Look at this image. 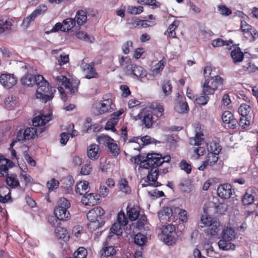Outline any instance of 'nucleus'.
Masks as SVG:
<instances>
[{"label": "nucleus", "mask_w": 258, "mask_h": 258, "mask_svg": "<svg viewBox=\"0 0 258 258\" xmlns=\"http://www.w3.org/2000/svg\"><path fill=\"white\" fill-rule=\"evenodd\" d=\"M209 100V97L206 95L203 94V93L197 97L196 98V102L199 105H205Z\"/></svg>", "instance_id": "48"}, {"label": "nucleus", "mask_w": 258, "mask_h": 258, "mask_svg": "<svg viewBox=\"0 0 258 258\" xmlns=\"http://www.w3.org/2000/svg\"><path fill=\"white\" fill-rule=\"evenodd\" d=\"M172 213L171 208L164 207L159 212L158 217L160 221H166L170 218Z\"/></svg>", "instance_id": "28"}, {"label": "nucleus", "mask_w": 258, "mask_h": 258, "mask_svg": "<svg viewBox=\"0 0 258 258\" xmlns=\"http://www.w3.org/2000/svg\"><path fill=\"white\" fill-rule=\"evenodd\" d=\"M6 183L8 186L12 188L19 185V181L17 178H6Z\"/></svg>", "instance_id": "63"}, {"label": "nucleus", "mask_w": 258, "mask_h": 258, "mask_svg": "<svg viewBox=\"0 0 258 258\" xmlns=\"http://www.w3.org/2000/svg\"><path fill=\"white\" fill-rule=\"evenodd\" d=\"M251 110V108L249 105L242 104L238 108V113L242 117L248 116L249 113Z\"/></svg>", "instance_id": "42"}, {"label": "nucleus", "mask_w": 258, "mask_h": 258, "mask_svg": "<svg viewBox=\"0 0 258 258\" xmlns=\"http://www.w3.org/2000/svg\"><path fill=\"white\" fill-rule=\"evenodd\" d=\"M127 215L131 221L136 220L140 215V209L138 207H127Z\"/></svg>", "instance_id": "32"}, {"label": "nucleus", "mask_w": 258, "mask_h": 258, "mask_svg": "<svg viewBox=\"0 0 258 258\" xmlns=\"http://www.w3.org/2000/svg\"><path fill=\"white\" fill-rule=\"evenodd\" d=\"M13 166L11 160L3 157H0V176L1 177H11L9 176V168Z\"/></svg>", "instance_id": "17"}, {"label": "nucleus", "mask_w": 258, "mask_h": 258, "mask_svg": "<svg viewBox=\"0 0 258 258\" xmlns=\"http://www.w3.org/2000/svg\"><path fill=\"white\" fill-rule=\"evenodd\" d=\"M99 107H97V115H100L106 112H111L114 110L115 106L111 99H105L99 103Z\"/></svg>", "instance_id": "11"}, {"label": "nucleus", "mask_w": 258, "mask_h": 258, "mask_svg": "<svg viewBox=\"0 0 258 258\" xmlns=\"http://www.w3.org/2000/svg\"><path fill=\"white\" fill-rule=\"evenodd\" d=\"M55 232L56 234V236L59 239H63L64 240H67L69 238L67 231L64 228H62L60 227H57L55 229Z\"/></svg>", "instance_id": "37"}, {"label": "nucleus", "mask_w": 258, "mask_h": 258, "mask_svg": "<svg viewBox=\"0 0 258 258\" xmlns=\"http://www.w3.org/2000/svg\"><path fill=\"white\" fill-rule=\"evenodd\" d=\"M170 159L169 155L162 156L161 154L153 153L147 154L145 158L138 155L134 158V161L135 163L139 164L140 167L148 170L146 177H158L168 172L167 168L159 169L158 166L164 163H169Z\"/></svg>", "instance_id": "1"}, {"label": "nucleus", "mask_w": 258, "mask_h": 258, "mask_svg": "<svg viewBox=\"0 0 258 258\" xmlns=\"http://www.w3.org/2000/svg\"><path fill=\"white\" fill-rule=\"evenodd\" d=\"M36 97L43 103H46L53 98L55 92L54 87L49 86V83L44 80H39L37 83Z\"/></svg>", "instance_id": "2"}, {"label": "nucleus", "mask_w": 258, "mask_h": 258, "mask_svg": "<svg viewBox=\"0 0 258 258\" xmlns=\"http://www.w3.org/2000/svg\"><path fill=\"white\" fill-rule=\"evenodd\" d=\"M217 191L221 198L227 199L230 197L232 194L231 186L228 183L221 184L218 186Z\"/></svg>", "instance_id": "20"}, {"label": "nucleus", "mask_w": 258, "mask_h": 258, "mask_svg": "<svg viewBox=\"0 0 258 258\" xmlns=\"http://www.w3.org/2000/svg\"><path fill=\"white\" fill-rule=\"evenodd\" d=\"M117 222L122 224V225H126L127 224V219L123 212H120L117 217Z\"/></svg>", "instance_id": "60"}, {"label": "nucleus", "mask_w": 258, "mask_h": 258, "mask_svg": "<svg viewBox=\"0 0 258 258\" xmlns=\"http://www.w3.org/2000/svg\"><path fill=\"white\" fill-rule=\"evenodd\" d=\"M37 129L34 127H28L24 131H19L17 135L15 141L23 142L33 139L37 135Z\"/></svg>", "instance_id": "9"}, {"label": "nucleus", "mask_w": 258, "mask_h": 258, "mask_svg": "<svg viewBox=\"0 0 258 258\" xmlns=\"http://www.w3.org/2000/svg\"><path fill=\"white\" fill-rule=\"evenodd\" d=\"M94 66L95 63L93 62L90 63H82L81 67L83 71L86 74V78L90 79L97 77L98 74L95 70Z\"/></svg>", "instance_id": "19"}, {"label": "nucleus", "mask_w": 258, "mask_h": 258, "mask_svg": "<svg viewBox=\"0 0 258 258\" xmlns=\"http://www.w3.org/2000/svg\"><path fill=\"white\" fill-rule=\"evenodd\" d=\"M206 80H208V84L212 88H214L215 90L222 85L223 79L218 75L213 77L210 79H206Z\"/></svg>", "instance_id": "30"}, {"label": "nucleus", "mask_w": 258, "mask_h": 258, "mask_svg": "<svg viewBox=\"0 0 258 258\" xmlns=\"http://www.w3.org/2000/svg\"><path fill=\"white\" fill-rule=\"evenodd\" d=\"M12 23L10 21L0 20V34L5 35L11 30Z\"/></svg>", "instance_id": "31"}, {"label": "nucleus", "mask_w": 258, "mask_h": 258, "mask_svg": "<svg viewBox=\"0 0 258 258\" xmlns=\"http://www.w3.org/2000/svg\"><path fill=\"white\" fill-rule=\"evenodd\" d=\"M146 241V236L141 233L137 234L134 238V242L140 246L144 245Z\"/></svg>", "instance_id": "43"}, {"label": "nucleus", "mask_w": 258, "mask_h": 258, "mask_svg": "<svg viewBox=\"0 0 258 258\" xmlns=\"http://www.w3.org/2000/svg\"><path fill=\"white\" fill-rule=\"evenodd\" d=\"M171 84L169 81H164L162 83V90L165 96L169 95L172 91Z\"/></svg>", "instance_id": "47"}, {"label": "nucleus", "mask_w": 258, "mask_h": 258, "mask_svg": "<svg viewBox=\"0 0 258 258\" xmlns=\"http://www.w3.org/2000/svg\"><path fill=\"white\" fill-rule=\"evenodd\" d=\"M46 186L49 191L53 190L58 187L59 181L56 180L55 178H51L47 182Z\"/></svg>", "instance_id": "52"}, {"label": "nucleus", "mask_w": 258, "mask_h": 258, "mask_svg": "<svg viewBox=\"0 0 258 258\" xmlns=\"http://www.w3.org/2000/svg\"><path fill=\"white\" fill-rule=\"evenodd\" d=\"M70 206L71 204L67 199L61 198L59 199L58 205L54 210L55 216L58 220H67L70 218V214L68 209Z\"/></svg>", "instance_id": "6"}, {"label": "nucleus", "mask_w": 258, "mask_h": 258, "mask_svg": "<svg viewBox=\"0 0 258 258\" xmlns=\"http://www.w3.org/2000/svg\"><path fill=\"white\" fill-rule=\"evenodd\" d=\"M175 226L171 224L162 227L161 238L166 244L170 245L175 243Z\"/></svg>", "instance_id": "8"}, {"label": "nucleus", "mask_w": 258, "mask_h": 258, "mask_svg": "<svg viewBox=\"0 0 258 258\" xmlns=\"http://www.w3.org/2000/svg\"><path fill=\"white\" fill-rule=\"evenodd\" d=\"M55 79L58 83H61L62 85H64L65 87L67 89H68L71 93L75 94L78 91L79 82H71L68 80L66 76L62 75L55 77Z\"/></svg>", "instance_id": "13"}, {"label": "nucleus", "mask_w": 258, "mask_h": 258, "mask_svg": "<svg viewBox=\"0 0 258 258\" xmlns=\"http://www.w3.org/2000/svg\"><path fill=\"white\" fill-rule=\"evenodd\" d=\"M76 36L80 39L89 42L90 43H92L94 40L93 37H90L87 33L83 31H79L76 34Z\"/></svg>", "instance_id": "44"}, {"label": "nucleus", "mask_w": 258, "mask_h": 258, "mask_svg": "<svg viewBox=\"0 0 258 258\" xmlns=\"http://www.w3.org/2000/svg\"><path fill=\"white\" fill-rule=\"evenodd\" d=\"M51 119V115L48 114L44 115L40 114L35 116L32 120V123L34 126H41L44 125L47 122Z\"/></svg>", "instance_id": "22"}, {"label": "nucleus", "mask_w": 258, "mask_h": 258, "mask_svg": "<svg viewBox=\"0 0 258 258\" xmlns=\"http://www.w3.org/2000/svg\"><path fill=\"white\" fill-rule=\"evenodd\" d=\"M157 178H146L144 182L142 183V187L152 186L157 187L159 186V182L157 181Z\"/></svg>", "instance_id": "45"}, {"label": "nucleus", "mask_w": 258, "mask_h": 258, "mask_svg": "<svg viewBox=\"0 0 258 258\" xmlns=\"http://www.w3.org/2000/svg\"><path fill=\"white\" fill-rule=\"evenodd\" d=\"M17 81V78L10 74H3L0 76V83L7 89L12 88L16 84Z\"/></svg>", "instance_id": "15"}, {"label": "nucleus", "mask_w": 258, "mask_h": 258, "mask_svg": "<svg viewBox=\"0 0 258 258\" xmlns=\"http://www.w3.org/2000/svg\"><path fill=\"white\" fill-rule=\"evenodd\" d=\"M98 141L107 146L110 152L113 156H117L119 153V148L114 141L109 136L102 135L98 138Z\"/></svg>", "instance_id": "10"}, {"label": "nucleus", "mask_w": 258, "mask_h": 258, "mask_svg": "<svg viewBox=\"0 0 258 258\" xmlns=\"http://www.w3.org/2000/svg\"><path fill=\"white\" fill-rule=\"evenodd\" d=\"M119 188L120 190L125 193H128L130 191V189L128 186V182L125 178H122L119 182Z\"/></svg>", "instance_id": "53"}, {"label": "nucleus", "mask_w": 258, "mask_h": 258, "mask_svg": "<svg viewBox=\"0 0 258 258\" xmlns=\"http://www.w3.org/2000/svg\"><path fill=\"white\" fill-rule=\"evenodd\" d=\"M198 127L196 131L195 137L189 139V143L190 145L198 146V147L194 149V153L200 157L204 155L206 152V148L209 147L207 145L205 139L203 138L204 134L197 131Z\"/></svg>", "instance_id": "5"}, {"label": "nucleus", "mask_w": 258, "mask_h": 258, "mask_svg": "<svg viewBox=\"0 0 258 258\" xmlns=\"http://www.w3.org/2000/svg\"><path fill=\"white\" fill-rule=\"evenodd\" d=\"M112 236V235H109L106 241L104 242L103 247L100 251L101 258H112V256L115 253L116 251L114 247L108 245V240H110Z\"/></svg>", "instance_id": "14"}, {"label": "nucleus", "mask_w": 258, "mask_h": 258, "mask_svg": "<svg viewBox=\"0 0 258 258\" xmlns=\"http://www.w3.org/2000/svg\"><path fill=\"white\" fill-rule=\"evenodd\" d=\"M100 148L98 145L93 144L88 147L87 155L90 160H97L100 156Z\"/></svg>", "instance_id": "21"}, {"label": "nucleus", "mask_w": 258, "mask_h": 258, "mask_svg": "<svg viewBox=\"0 0 258 258\" xmlns=\"http://www.w3.org/2000/svg\"><path fill=\"white\" fill-rule=\"evenodd\" d=\"M92 169L91 164L87 163L85 164L81 168V173L83 175H87L90 174Z\"/></svg>", "instance_id": "62"}, {"label": "nucleus", "mask_w": 258, "mask_h": 258, "mask_svg": "<svg viewBox=\"0 0 258 258\" xmlns=\"http://www.w3.org/2000/svg\"><path fill=\"white\" fill-rule=\"evenodd\" d=\"M233 118H234L233 114L229 111H224L222 115V121L225 123L229 122Z\"/></svg>", "instance_id": "59"}, {"label": "nucleus", "mask_w": 258, "mask_h": 258, "mask_svg": "<svg viewBox=\"0 0 258 258\" xmlns=\"http://www.w3.org/2000/svg\"><path fill=\"white\" fill-rule=\"evenodd\" d=\"M252 28L253 27L248 24L245 21H241L240 29L243 32L245 36L249 34V33L252 29Z\"/></svg>", "instance_id": "51"}, {"label": "nucleus", "mask_w": 258, "mask_h": 258, "mask_svg": "<svg viewBox=\"0 0 258 258\" xmlns=\"http://www.w3.org/2000/svg\"><path fill=\"white\" fill-rule=\"evenodd\" d=\"M142 124L145 125V127L149 128L152 127L153 124V115L151 112H148L146 113L142 119Z\"/></svg>", "instance_id": "36"}, {"label": "nucleus", "mask_w": 258, "mask_h": 258, "mask_svg": "<svg viewBox=\"0 0 258 258\" xmlns=\"http://www.w3.org/2000/svg\"><path fill=\"white\" fill-rule=\"evenodd\" d=\"M63 29V32H68L71 30L76 25L75 21L73 18H67L64 19L62 23Z\"/></svg>", "instance_id": "35"}, {"label": "nucleus", "mask_w": 258, "mask_h": 258, "mask_svg": "<svg viewBox=\"0 0 258 258\" xmlns=\"http://www.w3.org/2000/svg\"><path fill=\"white\" fill-rule=\"evenodd\" d=\"M254 201V196L249 193L248 191L246 192L243 196L242 199V202L244 205H251Z\"/></svg>", "instance_id": "41"}, {"label": "nucleus", "mask_w": 258, "mask_h": 258, "mask_svg": "<svg viewBox=\"0 0 258 258\" xmlns=\"http://www.w3.org/2000/svg\"><path fill=\"white\" fill-rule=\"evenodd\" d=\"M177 212L180 220L183 222H186L187 221L188 217L186 211L182 209H178Z\"/></svg>", "instance_id": "58"}, {"label": "nucleus", "mask_w": 258, "mask_h": 258, "mask_svg": "<svg viewBox=\"0 0 258 258\" xmlns=\"http://www.w3.org/2000/svg\"><path fill=\"white\" fill-rule=\"evenodd\" d=\"M126 74L128 76H131L134 78L141 80L146 77L147 72L142 67L133 64L130 70L126 71Z\"/></svg>", "instance_id": "12"}, {"label": "nucleus", "mask_w": 258, "mask_h": 258, "mask_svg": "<svg viewBox=\"0 0 258 258\" xmlns=\"http://www.w3.org/2000/svg\"><path fill=\"white\" fill-rule=\"evenodd\" d=\"M180 169L185 171L187 174L191 172V165L190 164L187 163L185 160H182L179 164Z\"/></svg>", "instance_id": "55"}, {"label": "nucleus", "mask_w": 258, "mask_h": 258, "mask_svg": "<svg viewBox=\"0 0 258 258\" xmlns=\"http://www.w3.org/2000/svg\"><path fill=\"white\" fill-rule=\"evenodd\" d=\"M104 223L102 221H92L88 224V226L91 230H94L99 227H101Z\"/></svg>", "instance_id": "64"}, {"label": "nucleus", "mask_w": 258, "mask_h": 258, "mask_svg": "<svg viewBox=\"0 0 258 258\" xmlns=\"http://www.w3.org/2000/svg\"><path fill=\"white\" fill-rule=\"evenodd\" d=\"M178 25V22L176 21H174L171 24H170L166 32H165V34H166V32L168 33V36L172 38L176 37V33L175 32V30L177 28Z\"/></svg>", "instance_id": "40"}, {"label": "nucleus", "mask_w": 258, "mask_h": 258, "mask_svg": "<svg viewBox=\"0 0 258 258\" xmlns=\"http://www.w3.org/2000/svg\"><path fill=\"white\" fill-rule=\"evenodd\" d=\"M89 182L86 180L78 182L76 185L75 191L80 195L86 194L89 190Z\"/></svg>", "instance_id": "25"}, {"label": "nucleus", "mask_w": 258, "mask_h": 258, "mask_svg": "<svg viewBox=\"0 0 258 258\" xmlns=\"http://www.w3.org/2000/svg\"><path fill=\"white\" fill-rule=\"evenodd\" d=\"M127 133L126 128H122L121 129L120 140L126 143V146L128 149L140 151L142 147L141 143L139 141L140 137H133L130 139L127 142H126L127 140Z\"/></svg>", "instance_id": "7"}, {"label": "nucleus", "mask_w": 258, "mask_h": 258, "mask_svg": "<svg viewBox=\"0 0 258 258\" xmlns=\"http://www.w3.org/2000/svg\"><path fill=\"white\" fill-rule=\"evenodd\" d=\"M87 255V251L83 247H79L74 253L75 258H86Z\"/></svg>", "instance_id": "50"}, {"label": "nucleus", "mask_w": 258, "mask_h": 258, "mask_svg": "<svg viewBox=\"0 0 258 258\" xmlns=\"http://www.w3.org/2000/svg\"><path fill=\"white\" fill-rule=\"evenodd\" d=\"M104 214V210L98 207L89 211L87 214V217L90 222L92 221H101L102 220V217Z\"/></svg>", "instance_id": "16"}, {"label": "nucleus", "mask_w": 258, "mask_h": 258, "mask_svg": "<svg viewBox=\"0 0 258 258\" xmlns=\"http://www.w3.org/2000/svg\"><path fill=\"white\" fill-rule=\"evenodd\" d=\"M177 99L176 100L177 103L174 107L175 110L179 113H185L188 112L189 110L188 105L186 102H183V100H180L179 98H181V100L182 99V97L180 95L179 93L177 94Z\"/></svg>", "instance_id": "23"}, {"label": "nucleus", "mask_w": 258, "mask_h": 258, "mask_svg": "<svg viewBox=\"0 0 258 258\" xmlns=\"http://www.w3.org/2000/svg\"><path fill=\"white\" fill-rule=\"evenodd\" d=\"M35 19L36 18L31 14L30 15L24 19L21 24V26L24 29L28 28L30 25V23L34 21Z\"/></svg>", "instance_id": "49"}, {"label": "nucleus", "mask_w": 258, "mask_h": 258, "mask_svg": "<svg viewBox=\"0 0 258 258\" xmlns=\"http://www.w3.org/2000/svg\"><path fill=\"white\" fill-rule=\"evenodd\" d=\"M230 55L234 63L242 61L244 58V54L239 48L232 50Z\"/></svg>", "instance_id": "29"}, {"label": "nucleus", "mask_w": 258, "mask_h": 258, "mask_svg": "<svg viewBox=\"0 0 258 258\" xmlns=\"http://www.w3.org/2000/svg\"><path fill=\"white\" fill-rule=\"evenodd\" d=\"M119 63L125 74H126V71L130 70L133 64L132 63L131 58L127 56H121L119 59Z\"/></svg>", "instance_id": "33"}, {"label": "nucleus", "mask_w": 258, "mask_h": 258, "mask_svg": "<svg viewBox=\"0 0 258 258\" xmlns=\"http://www.w3.org/2000/svg\"><path fill=\"white\" fill-rule=\"evenodd\" d=\"M47 7L44 5H40L31 14L36 18L39 15L44 14L47 11Z\"/></svg>", "instance_id": "46"}, {"label": "nucleus", "mask_w": 258, "mask_h": 258, "mask_svg": "<svg viewBox=\"0 0 258 258\" xmlns=\"http://www.w3.org/2000/svg\"><path fill=\"white\" fill-rule=\"evenodd\" d=\"M235 238L234 229L232 227H225L222 231L221 239L218 243L219 248L224 250H234L235 246L231 242Z\"/></svg>", "instance_id": "3"}, {"label": "nucleus", "mask_w": 258, "mask_h": 258, "mask_svg": "<svg viewBox=\"0 0 258 258\" xmlns=\"http://www.w3.org/2000/svg\"><path fill=\"white\" fill-rule=\"evenodd\" d=\"M79 27L83 25L87 20V17L86 13L83 10H79L77 12L75 18L74 19Z\"/></svg>", "instance_id": "27"}, {"label": "nucleus", "mask_w": 258, "mask_h": 258, "mask_svg": "<svg viewBox=\"0 0 258 258\" xmlns=\"http://www.w3.org/2000/svg\"><path fill=\"white\" fill-rule=\"evenodd\" d=\"M214 88H212L208 84V80H205V83L203 86V94L209 96V95L214 94L215 90Z\"/></svg>", "instance_id": "39"}, {"label": "nucleus", "mask_w": 258, "mask_h": 258, "mask_svg": "<svg viewBox=\"0 0 258 258\" xmlns=\"http://www.w3.org/2000/svg\"><path fill=\"white\" fill-rule=\"evenodd\" d=\"M11 201L10 189L6 186L0 187V203L5 204Z\"/></svg>", "instance_id": "24"}, {"label": "nucleus", "mask_w": 258, "mask_h": 258, "mask_svg": "<svg viewBox=\"0 0 258 258\" xmlns=\"http://www.w3.org/2000/svg\"><path fill=\"white\" fill-rule=\"evenodd\" d=\"M250 119L248 116L241 117L239 119V125L243 128H245L249 125Z\"/></svg>", "instance_id": "61"}, {"label": "nucleus", "mask_w": 258, "mask_h": 258, "mask_svg": "<svg viewBox=\"0 0 258 258\" xmlns=\"http://www.w3.org/2000/svg\"><path fill=\"white\" fill-rule=\"evenodd\" d=\"M219 226L220 223L219 222L213 221V223H210L209 225L207 227L205 231L208 236L217 235L219 231Z\"/></svg>", "instance_id": "26"}, {"label": "nucleus", "mask_w": 258, "mask_h": 258, "mask_svg": "<svg viewBox=\"0 0 258 258\" xmlns=\"http://www.w3.org/2000/svg\"><path fill=\"white\" fill-rule=\"evenodd\" d=\"M127 12H128V13H129L131 14H134V15L140 14L143 12V7L142 6L128 7V9H127Z\"/></svg>", "instance_id": "54"}, {"label": "nucleus", "mask_w": 258, "mask_h": 258, "mask_svg": "<svg viewBox=\"0 0 258 258\" xmlns=\"http://www.w3.org/2000/svg\"><path fill=\"white\" fill-rule=\"evenodd\" d=\"M218 10L220 14L226 16L230 15L232 13L231 9L223 5H219L218 7Z\"/></svg>", "instance_id": "57"}, {"label": "nucleus", "mask_w": 258, "mask_h": 258, "mask_svg": "<svg viewBox=\"0 0 258 258\" xmlns=\"http://www.w3.org/2000/svg\"><path fill=\"white\" fill-rule=\"evenodd\" d=\"M165 62V61L162 59L155 64L151 70L152 75L155 76L159 74L164 69Z\"/></svg>", "instance_id": "34"}, {"label": "nucleus", "mask_w": 258, "mask_h": 258, "mask_svg": "<svg viewBox=\"0 0 258 258\" xmlns=\"http://www.w3.org/2000/svg\"><path fill=\"white\" fill-rule=\"evenodd\" d=\"M137 222V227L141 230L147 223V217L145 215H142L139 217Z\"/></svg>", "instance_id": "56"}, {"label": "nucleus", "mask_w": 258, "mask_h": 258, "mask_svg": "<svg viewBox=\"0 0 258 258\" xmlns=\"http://www.w3.org/2000/svg\"><path fill=\"white\" fill-rule=\"evenodd\" d=\"M122 224L117 222L114 223L110 228V232L109 235H111V233L116 235V236H120L122 233V230L121 226Z\"/></svg>", "instance_id": "38"}, {"label": "nucleus", "mask_w": 258, "mask_h": 258, "mask_svg": "<svg viewBox=\"0 0 258 258\" xmlns=\"http://www.w3.org/2000/svg\"><path fill=\"white\" fill-rule=\"evenodd\" d=\"M221 147L218 143H211L207 150L208 153L206 157V160L204 161L203 164L199 167L200 170H204L208 166L214 165L218 161V155L221 151Z\"/></svg>", "instance_id": "4"}, {"label": "nucleus", "mask_w": 258, "mask_h": 258, "mask_svg": "<svg viewBox=\"0 0 258 258\" xmlns=\"http://www.w3.org/2000/svg\"><path fill=\"white\" fill-rule=\"evenodd\" d=\"M43 77L42 75L33 76L31 74H27L23 76L21 79V83L25 86H32L37 83L39 80H43Z\"/></svg>", "instance_id": "18"}]
</instances>
